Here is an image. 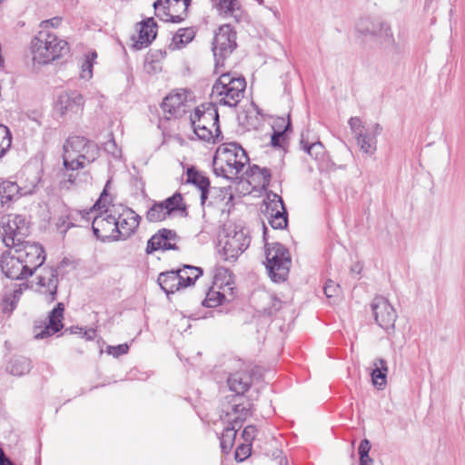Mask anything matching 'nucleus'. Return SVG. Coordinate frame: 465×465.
<instances>
[{"label": "nucleus", "instance_id": "nucleus-9", "mask_svg": "<svg viewBox=\"0 0 465 465\" xmlns=\"http://www.w3.org/2000/svg\"><path fill=\"white\" fill-rule=\"evenodd\" d=\"M222 249L220 255L224 261L233 262L247 249L250 244V238L243 229L236 226H228L223 231L220 240Z\"/></svg>", "mask_w": 465, "mask_h": 465}, {"label": "nucleus", "instance_id": "nucleus-60", "mask_svg": "<svg viewBox=\"0 0 465 465\" xmlns=\"http://www.w3.org/2000/svg\"><path fill=\"white\" fill-rule=\"evenodd\" d=\"M93 57H95L96 56V54L95 53H93L92 54Z\"/></svg>", "mask_w": 465, "mask_h": 465}, {"label": "nucleus", "instance_id": "nucleus-3", "mask_svg": "<svg viewBox=\"0 0 465 465\" xmlns=\"http://www.w3.org/2000/svg\"><path fill=\"white\" fill-rule=\"evenodd\" d=\"M99 155L97 145L82 136H73L64 144V165L67 170H78L94 162Z\"/></svg>", "mask_w": 465, "mask_h": 465}, {"label": "nucleus", "instance_id": "nucleus-34", "mask_svg": "<svg viewBox=\"0 0 465 465\" xmlns=\"http://www.w3.org/2000/svg\"><path fill=\"white\" fill-rule=\"evenodd\" d=\"M380 24L371 21L369 18H361L356 24V31L365 37H374L377 35Z\"/></svg>", "mask_w": 465, "mask_h": 465}, {"label": "nucleus", "instance_id": "nucleus-59", "mask_svg": "<svg viewBox=\"0 0 465 465\" xmlns=\"http://www.w3.org/2000/svg\"><path fill=\"white\" fill-rule=\"evenodd\" d=\"M35 176H34L31 181L27 183V184H25V185H20V187H31V183H32V181L34 180Z\"/></svg>", "mask_w": 465, "mask_h": 465}, {"label": "nucleus", "instance_id": "nucleus-27", "mask_svg": "<svg viewBox=\"0 0 465 465\" xmlns=\"http://www.w3.org/2000/svg\"><path fill=\"white\" fill-rule=\"evenodd\" d=\"M158 283L166 294L174 293L184 288L178 271L160 273Z\"/></svg>", "mask_w": 465, "mask_h": 465}, {"label": "nucleus", "instance_id": "nucleus-47", "mask_svg": "<svg viewBox=\"0 0 465 465\" xmlns=\"http://www.w3.org/2000/svg\"><path fill=\"white\" fill-rule=\"evenodd\" d=\"M92 75H93V63L87 57L82 64L80 76L83 79L88 80L92 77Z\"/></svg>", "mask_w": 465, "mask_h": 465}, {"label": "nucleus", "instance_id": "nucleus-44", "mask_svg": "<svg viewBox=\"0 0 465 465\" xmlns=\"http://www.w3.org/2000/svg\"><path fill=\"white\" fill-rule=\"evenodd\" d=\"M128 351L129 346L126 343L119 344L116 346H107L106 348V352L114 358L126 354Z\"/></svg>", "mask_w": 465, "mask_h": 465}, {"label": "nucleus", "instance_id": "nucleus-40", "mask_svg": "<svg viewBox=\"0 0 465 465\" xmlns=\"http://www.w3.org/2000/svg\"><path fill=\"white\" fill-rule=\"evenodd\" d=\"M168 249L171 248L168 242H163V237L159 236V234L153 235L147 242L146 252L147 253H152L154 251L159 249Z\"/></svg>", "mask_w": 465, "mask_h": 465}, {"label": "nucleus", "instance_id": "nucleus-55", "mask_svg": "<svg viewBox=\"0 0 465 465\" xmlns=\"http://www.w3.org/2000/svg\"><path fill=\"white\" fill-rule=\"evenodd\" d=\"M0 465H14L13 462L5 457L2 449H0Z\"/></svg>", "mask_w": 465, "mask_h": 465}, {"label": "nucleus", "instance_id": "nucleus-21", "mask_svg": "<svg viewBox=\"0 0 465 465\" xmlns=\"http://www.w3.org/2000/svg\"><path fill=\"white\" fill-rule=\"evenodd\" d=\"M38 178L35 177L31 187H20L16 183L8 180L0 181V201L2 204L9 203L19 196L30 195L35 193Z\"/></svg>", "mask_w": 465, "mask_h": 465}, {"label": "nucleus", "instance_id": "nucleus-10", "mask_svg": "<svg viewBox=\"0 0 465 465\" xmlns=\"http://www.w3.org/2000/svg\"><path fill=\"white\" fill-rule=\"evenodd\" d=\"M28 233V225L25 218L20 214H8L4 216L0 224V237L7 247H20L26 243L24 238Z\"/></svg>", "mask_w": 465, "mask_h": 465}, {"label": "nucleus", "instance_id": "nucleus-20", "mask_svg": "<svg viewBox=\"0 0 465 465\" xmlns=\"http://www.w3.org/2000/svg\"><path fill=\"white\" fill-rule=\"evenodd\" d=\"M58 285L57 271L54 268H43L36 277L35 290L45 296L47 302L55 300Z\"/></svg>", "mask_w": 465, "mask_h": 465}, {"label": "nucleus", "instance_id": "nucleus-31", "mask_svg": "<svg viewBox=\"0 0 465 465\" xmlns=\"http://www.w3.org/2000/svg\"><path fill=\"white\" fill-rule=\"evenodd\" d=\"M8 371L15 376H22L31 370V361L24 356L14 357L7 365Z\"/></svg>", "mask_w": 465, "mask_h": 465}, {"label": "nucleus", "instance_id": "nucleus-15", "mask_svg": "<svg viewBox=\"0 0 465 465\" xmlns=\"http://www.w3.org/2000/svg\"><path fill=\"white\" fill-rule=\"evenodd\" d=\"M217 15L223 19H232L235 23L248 20V13L240 0H210Z\"/></svg>", "mask_w": 465, "mask_h": 465}, {"label": "nucleus", "instance_id": "nucleus-16", "mask_svg": "<svg viewBox=\"0 0 465 465\" xmlns=\"http://www.w3.org/2000/svg\"><path fill=\"white\" fill-rule=\"evenodd\" d=\"M264 213L273 229H283L287 226V213L283 201L278 194L268 195Z\"/></svg>", "mask_w": 465, "mask_h": 465}, {"label": "nucleus", "instance_id": "nucleus-5", "mask_svg": "<svg viewBox=\"0 0 465 465\" xmlns=\"http://www.w3.org/2000/svg\"><path fill=\"white\" fill-rule=\"evenodd\" d=\"M246 82L243 77L222 74L213 85L211 98L213 104L235 107L243 98Z\"/></svg>", "mask_w": 465, "mask_h": 465}, {"label": "nucleus", "instance_id": "nucleus-38", "mask_svg": "<svg viewBox=\"0 0 465 465\" xmlns=\"http://www.w3.org/2000/svg\"><path fill=\"white\" fill-rule=\"evenodd\" d=\"M163 203L166 206L169 214L174 211L185 210V205L180 193H174L173 196L164 200Z\"/></svg>", "mask_w": 465, "mask_h": 465}, {"label": "nucleus", "instance_id": "nucleus-57", "mask_svg": "<svg viewBox=\"0 0 465 465\" xmlns=\"http://www.w3.org/2000/svg\"><path fill=\"white\" fill-rule=\"evenodd\" d=\"M94 213L93 210L89 211V212H83V211H80L77 213L78 215H80L83 219L86 220V221H89L91 219L90 215Z\"/></svg>", "mask_w": 465, "mask_h": 465}, {"label": "nucleus", "instance_id": "nucleus-32", "mask_svg": "<svg viewBox=\"0 0 465 465\" xmlns=\"http://www.w3.org/2000/svg\"><path fill=\"white\" fill-rule=\"evenodd\" d=\"M183 287L194 284L195 281L202 275L203 271L200 267L185 265L178 270Z\"/></svg>", "mask_w": 465, "mask_h": 465}, {"label": "nucleus", "instance_id": "nucleus-50", "mask_svg": "<svg viewBox=\"0 0 465 465\" xmlns=\"http://www.w3.org/2000/svg\"><path fill=\"white\" fill-rule=\"evenodd\" d=\"M62 18L61 17H53L48 20L42 21L40 23L41 30H47L48 27H57L61 25Z\"/></svg>", "mask_w": 465, "mask_h": 465}, {"label": "nucleus", "instance_id": "nucleus-23", "mask_svg": "<svg viewBox=\"0 0 465 465\" xmlns=\"http://www.w3.org/2000/svg\"><path fill=\"white\" fill-rule=\"evenodd\" d=\"M64 304L58 302L49 313L48 324L40 332L35 333L36 339H44L53 335L63 328L62 320L64 318Z\"/></svg>", "mask_w": 465, "mask_h": 465}, {"label": "nucleus", "instance_id": "nucleus-51", "mask_svg": "<svg viewBox=\"0 0 465 465\" xmlns=\"http://www.w3.org/2000/svg\"><path fill=\"white\" fill-rule=\"evenodd\" d=\"M285 141V134H279L278 132H273L271 139V143L273 147H281L282 146L283 142Z\"/></svg>", "mask_w": 465, "mask_h": 465}, {"label": "nucleus", "instance_id": "nucleus-7", "mask_svg": "<svg viewBox=\"0 0 465 465\" xmlns=\"http://www.w3.org/2000/svg\"><path fill=\"white\" fill-rule=\"evenodd\" d=\"M266 269L275 282H284L289 274L292 263L289 251L281 243L265 244Z\"/></svg>", "mask_w": 465, "mask_h": 465}, {"label": "nucleus", "instance_id": "nucleus-45", "mask_svg": "<svg viewBox=\"0 0 465 465\" xmlns=\"http://www.w3.org/2000/svg\"><path fill=\"white\" fill-rule=\"evenodd\" d=\"M251 454V445L242 443L235 450V459L239 461H243Z\"/></svg>", "mask_w": 465, "mask_h": 465}, {"label": "nucleus", "instance_id": "nucleus-24", "mask_svg": "<svg viewBox=\"0 0 465 465\" xmlns=\"http://www.w3.org/2000/svg\"><path fill=\"white\" fill-rule=\"evenodd\" d=\"M156 23L153 18H148L140 23L138 40L134 45L137 50L147 47L151 42L156 37Z\"/></svg>", "mask_w": 465, "mask_h": 465}, {"label": "nucleus", "instance_id": "nucleus-43", "mask_svg": "<svg viewBox=\"0 0 465 465\" xmlns=\"http://www.w3.org/2000/svg\"><path fill=\"white\" fill-rule=\"evenodd\" d=\"M290 128L291 121L289 117L287 119L284 117H277L272 123L273 132H278L279 134H285Z\"/></svg>", "mask_w": 465, "mask_h": 465}, {"label": "nucleus", "instance_id": "nucleus-48", "mask_svg": "<svg viewBox=\"0 0 465 465\" xmlns=\"http://www.w3.org/2000/svg\"><path fill=\"white\" fill-rule=\"evenodd\" d=\"M257 430L254 426L249 425L246 426L242 431V437L243 439L244 444H250L254 440Z\"/></svg>", "mask_w": 465, "mask_h": 465}, {"label": "nucleus", "instance_id": "nucleus-36", "mask_svg": "<svg viewBox=\"0 0 465 465\" xmlns=\"http://www.w3.org/2000/svg\"><path fill=\"white\" fill-rule=\"evenodd\" d=\"M194 37V32L192 28H181L173 37L172 45L174 48L180 49L185 44L191 42Z\"/></svg>", "mask_w": 465, "mask_h": 465}, {"label": "nucleus", "instance_id": "nucleus-11", "mask_svg": "<svg viewBox=\"0 0 465 465\" xmlns=\"http://www.w3.org/2000/svg\"><path fill=\"white\" fill-rule=\"evenodd\" d=\"M236 32L230 25H223L215 33L213 42V52L216 68L223 66L224 60L236 48Z\"/></svg>", "mask_w": 465, "mask_h": 465}, {"label": "nucleus", "instance_id": "nucleus-17", "mask_svg": "<svg viewBox=\"0 0 465 465\" xmlns=\"http://www.w3.org/2000/svg\"><path fill=\"white\" fill-rule=\"evenodd\" d=\"M371 310L376 322L384 330L394 329L397 314L391 304L383 297H375Z\"/></svg>", "mask_w": 465, "mask_h": 465}, {"label": "nucleus", "instance_id": "nucleus-53", "mask_svg": "<svg viewBox=\"0 0 465 465\" xmlns=\"http://www.w3.org/2000/svg\"><path fill=\"white\" fill-rule=\"evenodd\" d=\"M159 236L163 237V242H167L168 240H173L175 237V233L169 230H163L159 232Z\"/></svg>", "mask_w": 465, "mask_h": 465}, {"label": "nucleus", "instance_id": "nucleus-49", "mask_svg": "<svg viewBox=\"0 0 465 465\" xmlns=\"http://www.w3.org/2000/svg\"><path fill=\"white\" fill-rule=\"evenodd\" d=\"M340 292V285L333 281H328L324 286V293L328 298L336 296Z\"/></svg>", "mask_w": 465, "mask_h": 465}, {"label": "nucleus", "instance_id": "nucleus-6", "mask_svg": "<svg viewBox=\"0 0 465 465\" xmlns=\"http://www.w3.org/2000/svg\"><path fill=\"white\" fill-rule=\"evenodd\" d=\"M193 133L198 139L205 142H214L221 131L219 129V114L213 104L196 107L190 115Z\"/></svg>", "mask_w": 465, "mask_h": 465}, {"label": "nucleus", "instance_id": "nucleus-22", "mask_svg": "<svg viewBox=\"0 0 465 465\" xmlns=\"http://www.w3.org/2000/svg\"><path fill=\"white\" fill-rule=\"evenodd\" d=\"M84 97L77 92H62L56 99L55 110L61 115L77 114L83 110Z\"/></svg>", "mask_w": 465, "mask_h": 465}, {"label": "nucleus", "instance_id": "nucleus-13", "mask_svg": "<svg viewBox=\"0 0 465 465\" xmlns=\"http://www.w3.org/2000/svg\"><path fill=\"white\" fill-rule=\"evenodd\" d=\"M115 213L105 210L93 218L92 229L97 239L105 241H117V226L115 224Z\"/></svg>", "mask_w": 465, "mask_h": 465}, {"label": "nucleus", "instance_id": "nucleus-4", "mask_svg": "<svg viewBox=\"0 0 465 465\" xmlns=\"http://www.w3.org/2000/svg\"><path fill=\"white\" fill-rule=\"evenodd\" d=\"M67 50V42L48 30H40L31 42L33 61L39 64H45L59 58Z\"/></svg>", "mask_w": 465, "mask_h": 465}, {"label": "nucleus", "instance_id": "nucleus-30", "mask_svg": "<svg viewBox=\"0 0 465 465\" xmlns=\"http://www.w3.org/2000/svg\"><path fill=\"white\" fill-rule=\"evenodd\" d=\"M373 367L371 373L372 383L378 389H383L387 382V362L383 359H376L373 361Z\"/></svg>", "mask_w": 465, "mask_h": 465}, {"label": "nucleus", "instance_id": "nucleus-14", "mask_svg": "<svg viewBox=\"0 0 465 465\" xmlns=\"http://www.w3.org/2000/svg\"><path fill=\"white\" fill-rule=\"evenodd\" d=\"M155 15L161 20L173 23L182 22L187 14V4L172 2L171 0H157L153 4Z\"/></svg>", "mask_w": 465, "mask_h": 465}, {"label": "nucleus", "instance_id": "nucleus-2", "mask_svg": "<svg viewBox=\"0 0 465 465\" xmlns=\"http://www.w3.org/2000/svg\"><path fill=\"white\" fill-rule=\"evenodd\" d=\"M45 260L44 250L35 242H26L2 254L0 267L5 275L13 280L31 276Z\"/></svg>", "mask_w": 465, "mask_h": 465}, {"label": "nucleus", "instance_id": "nucleus-29", "mask_svg": "<svg viewBox=\"0 0 465 465\" xmlns=\"http://www.w3.org/2000/svg\"><path fill=\"white\" fill-rule=\"evenodd\" d=\"M302 148L307 152L318 163L319 167L322 168L327 165L328 156L326 154L324 146L322 143L316 142L308 144L303 139L301 141Z\"/></svg>", "mask_w": 465, "mask_h": 465}, {"label": "nucleus", "instance_id": "nucleus-35", "mask_svg": "<svg viewBox=\"0 0 465 465\" xmlns=\"http://www.w3.org/2000/svg\"><path fill=\"white\" fill-rule=\"evenodd\" d=\"M229 294L223 292V291H214L211 289L207 294L206 298L203 302V305L209 308H214L222 304L224 301L228 299Z\"/></svg>", "mask_w": 465, "mask_h": 465}, {"label": "nucleus", "instance_id": "nucleus-28", "mask_svg": "<svg viewBox=\"0 0 465 465\" xmlns=\"http://www.w3.org/2000/svg\"><path fill=\"white\" fill-rule=\"evenodd\" d=\"M228 386L231 391L239 396L244 393L252 383V376L246 371H237L228 378Z\"/></svg>", "mask_w": 465, "mask_h": 465}, {"label": "nucleus", "instance_id": "nucleus-1", "mask_svg": "<svg viewBox=\"0 0 465 465\" xmlns=\"http://www.w3.org/2000/svg\"><path fill=\"white\" fill-rule=\"evenodd\" d=\"M248 162L249 158L246 152L238 143H223L217 148L213 156V172L217 176L228 180L238 179L240 175L245 174L251 178L249 183H254L257 186L268 187L271 181L270 170L252 165L243 173L242 171Z\"/></svg>", "mask_w": 465, "mask_h": 465}, {"label": "nucleus", "instance_id": "nucleus-41", "mask_svg": "<svg viewBox=\"0 0 465 465\" xmlns=\"http://www.w3.org/2000/svg\"><path fill=\"white\" fill-rule=\"evenodd\" d=\"M22 294L21 289L15 290L13 292V297L10 299L9 297H5L3 300V312L5 313H10L15 308V302L19 299Z\"/></svg>", "mask_w": 465, "mask_h": 465}, {"label": "nucleus", "instance_id": "nucleus-52", "mask_svg": "<svg viewBox=\"0 0 465 465\" xmlns=\"http://www.w3.org/2000/svg\"><path fill=\"white\" fill-rule=\"evenodd\" d=\"M371 450V442L368 440H362L359 446V455L360 457H365L369 455V451Z\"/></svg>", "mask_w": 465, "mask_h": 465}, {"label": "nucleus", "instance_id": "nucleus-46", "mask_svg": "<svg viewBox=\"0 0 465 465\" xmlns=\"http://www.w3.org/2000/svg\"><path fill=\"white\" fill-rule=\"evenodd\" d=\"M105 151L112 154V156L115 159H119L121 157V149H119L115 143L114 139H110L104 143Z\"/></svg>", "mask_w": 465, "mask_h": 465}, {"label": "nucleus", "instance_id": "nucleus-33", "mask_svg": "<svg viewBox=\"0 0 465 465\" xmlns=\"http://www.w3.org/2000/svg\"><path fill=\"white\" fill-rule=\"evenodd\" d=\"M238 426L227 423L221 437V448L223 452H229L233 446Z\"/></svg>", "mask_w": 465, "mask_h": 465}, {"label": "nucleus", "instance_id": "nucleus-19", "mask_svg": "<svg viewBox=\"0 0 465 465\" xmlns=\"http://www.w3.org/2000/svg\"><path fill=\"white\" fill-rule=\"evenodd\" d=\"M115 213L117 226V241L130 237L139 226L140 216L130 208H123L122 212Z\"/></svg>", "mask_w": 465, "mask_h": 465}, {"label": "nucleus", "instance_id": "nucleus-61", "mask_svg": "<svg viewBox=\"0 0 465 465\" xmlns=\"http://www.w3.org/2000/svg\"><path fill=\"white\" fill-rule=\"evenodd\" d=\"M3 0H0V3L2 2Z\"/></svg>", "mask_w": 465, "mask_h": 465}, {"label": "nucleus", "instance_id": "nucleus-56", "mask_svg": "<svg viewBox=\"0 0 465 465\" xmlns=\"http://www.w3.org/2000/svg\"><path fill=\"white\" fill-rule=\"evenodd\" d=\"M373 460L368 456L360 457V465H372Z\"/></svg>", "mask_w": 465, "mask_h": 465}, {"label": "nucleus", "instance_id": "nucleus-42", "mask_svg": "<svg viewBox=\"0 0 465 465\" xmlns=\"http://www.w3.org/2000/svg\"><path fill=\"white\" fill-rule=\"evenodd\" d=\"M376 36L382 38V43L391 45L394 43L391 29L383 24H380Z\"/></svg>", "mask_w": 465, "mask_h": 465}, {"label": "nucleus", "instance_id": "nucleus-54", "mask_svg": "<svg viewBox=\"0 0 465 465\" xmlns=\"http://www.w3.org/2000/svg\"><path fill=\"white\" fill-rule=\"evenodd\" d=\"M106 196H107V194H106V188H104L103 193L100 195V198L98 199V201L94 205V209H95L96 207H98L99 209L102 208V207H104V202H105Z\"/></svg>", "mask_w": 465, "mask_h": 465}, {"label": "nucleus", "instance_id": "nucleus-12", "mask_svg": "<svg viewBox=\"0 0 465 465\" xmlns=\"http://www.w3.org/2000/svg\"><path fill=\"white\" fill-rule=\"evenodd\" d=\"M193 102V94L186 89L177 90L167 95L162 108L167 119L178 118L185 114Z\"/></svg>", "mask_w": 465, "mask_h": 465}, {"label": "nucleus", "instance_id": "nucleus-18", "mask_svg": "<svg viewBox=\"0 0 465 465\" xmlns=\"http://www.w3.org/2000/svg\"><path fill=\"white\" fill-rule=\"evenodd\" d=\"M241 400L239 396H232L229 404L223 410L224 415L222 416L225 423L237 425L238 428L242 427L251 411L250 402H241Z\"/></svg>", "mask_w": 465, "mask_h": 465}, {"label": "nucleus", "instance_id": "nucleus-39", "mask_svg": "<svg viewBox=\"0 0 465 465\" xmlns=\"http://www.w3.org/2000/svg\"><path fill=\"white\" fill-rule=\"evenodd\" d=\"M12 143V135L9 129L0 124V158H2Z\"/></svg>", "mask_w": 465, "mask_h": 465}, {"label": "nucleus", "instance_id": "nucleus-58", "mask_svg": "<svg viewBox=\"0 0 465 465\" xmlns=\"http://www.w3.org/2000/svg\"><path fill=\"white\" fill-rule=\"evenodd\" d=\"M172 2H177V3H183L187 4V6L189 7L190 0H171Z\"/></svg>", "mask_w": 465, "mask_h": 465}, {"label": "nucleus", "instance_id": "nucleus-25", "mask_svg": "<svg viewBox=\"0 0 465 465\" xmlns=\"http://www.w3.org/2000/svg\"><path fill=\"white\" fill-rule=\"evenodd\" d=\"M213 285L223 292L229 294L230 299H232L234 280L233 275L229 269L224 267H218L215 269Z\"/></svg>", "mask_w": 465, "mask_h": 465}, {"label": "nucleus", "instance_id": "nucleus-8", "mask_svg": "<svg viewBox=\"0 0 465 465\" xmlns=\"http://www.w3.org/2000/svg\"><path fill=\"white\" fill-rule=\"evenodd\" d=\"M348 124L360 150L373 155L377 151V138L382 131L381 124L371 123L365 125L359 117H351Z\"/></svg>", "mask_w": 465, "mask_h": 465}, {"label": "nucleus", "instance_id": "nucleus-26", "mask_svg": "<svg viewBox=\"0 0 465 465\" xmlns=\"http://www.w3.org/2000/svg\"><path fill=\"white\" fill-rule=\"evenodd\" d=\"M187 183L195 185L201 193V203L203 205L208 198L210 181L202 173L192 167L187 170Z\"/></svg>", "mask_w": 465, "mask_h": 465}, {"label": "nucleus", "instance_id": "nucleus-37", "mask_svg": "<svg viewBox=\"0 0 465 465\" xmlns=\"http://www.w3.org/2000/svg\"><path fill=\"white\" fill-rule=\"evenodd\" d=\"M168 213L166 206L163 202L154 203L147 212L146 218L149 222L157 223L164 220Z\"/></svg>", "mask_w": 465, "mask_h": 465}]
</instances>
